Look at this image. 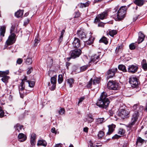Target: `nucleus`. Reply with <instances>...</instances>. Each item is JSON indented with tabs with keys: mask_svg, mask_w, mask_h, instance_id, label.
Returning <instances> with one entry per match:
<instances>
[{
	"mask_svg": "<svg viewBox=\"0 0 147 147\" xmlns=\"http://www.w3.org/2000/svg\"><path fill=\"white\" fill-rule=\"evenodd\" d=\"M107 94L105 92H103L102 93L97 100L96 105L103 109L108 107L110 102L109 99L107 98Z\"/></svg>",
	"mask_w": 147,
	"mask_h": 147,
	"instance_id": "f257e3e1",
	"label": "nucleus"
},
{
	"mask_svg": "<svg viewBox=\"0 0 147 147\" xmlns=\"http://www.w3.org/2000/svg\"><path fill=\"white\" fill-rule=\"evenodd\" d=\"M140 115V112L139 111H135L132 113L130 122L127 126V127L129 128V130L132 131L136 129L135 124L138 121Z\"/></svg>",
	"mask_w": 147,
	"mask_h": 147,
	"instance_id": "f03ea898",
	"label": "nucleus"
},
{
	"mask_svg": "<svg viewBox=\"0 0 147 147\" xmlns=\"http://www.w3.org/2000/svg\"><path fill=\"white\" fill-rule=\"evenodd\" d=\"M82 50L79 49H76L71 51L69 53L70 57L67 58L68 61H69L71 59H75L78 57L81 54Z\"/></svg>",
	"mask_w": 147,
	"mask_h": 147,
	"instance_id": "7ed1b4c3",
	"label": "nucleus"
},
{
	"mask_svg": "<svg viewBox=\"0 0 147 147\" xmlns=\"http://www.w3.org/2000/svg\"><path fill=\"white\" fill-rule=\"evenodd\" d=\"M126 6L121 7L119 9L117 13V20L121 21L125 17L127 9Z\"/></svg>",
	"mask_w": 147,
	"mask_h": 147,
	"instance_id": "20e7f679",
	"label": "nucleus"
},
{
	"mask_svg": "<svg viewBox=\"0 0 147 147\" xmlns=\"http://www.w3.org/2000/svg\"><path fill=\"white\" fill-rule=\"evenodd\" d=\"M129 82L133 88H137L140 84L138 77L136 76L130 77L129 78Z\"/></svg>",
	"mask_w": 147,
	"mask_h": 147,
	"instance_id": "39448f33",
	"label": "nucleus"
},
{
	"mask_svg": "<svg viewBox=\"0 0 147 147\" xmlns=\"http://www.w3.org/2000/svg\"><path fill=\"white\" fill-rule=\"evenodd\" d=\"M16 35L14 33H11L5 43V46L7 47L15 43L16 40Z\"/></svg>",
	"mask_w": 147,
	"mask_h": 147,
	"instance_id": "423d86ee",
	"label": "nucleus"
},
{
	"mask_svg": "<svg viewBox=\"0 0 147 147\" xmlns=\"http://www.w3.org/2000/svg\"><path fill=\"white\" fill-rule=\"evenodd\" d=\"M107 87L110 90H117L119 88V84L113 80L109 81L107 84Z\"/></svg>",
	"mask_w": 147,
	"mask_h": 147,
	"instance_id": "0eeeda50",
	"label": "nucleus"
},
{
	"mask_svg": "<svg viewBox=\"0 0 147 147\" xmlns=\"http://www.w3.org/2000/svg\"><path fill=\"white\" fill-rule=\"evenodd\" d=\"M108 11H105L102 13L98 15L94 19V22L96 24L98 22H100V19L101 20L106 19L108 15Z\"/></svg>",
	"mask_w": 147,
	"mask_h": 147,
	"instance_id": "6e6552de",
	"label": "nucleus"
},
{
	"mask_svg": "<svg viewBox=\"0 0 147 147\" xmlns=\"http://www.w3.org/2000/svg\"><path fill=\"white\" fill-rule=\"evenodd\" d=\"M103 55H101V52H98L91 56L90 63L95 62L96 63L99 61Z\"/></svg>",
	"mask_w": 147,
	"mask_h": 147,
	"instance_id": "1a4fd4ad",
	"label": "nucleus"
},
{
	"mask_svg": "<svg viewBox=\"0 0 147 147\" xmlns=\"http://www.w3.org/2000/svg\"><path fill=\"white\" fill-rule=\"evenodd\" d=\"M117 71V68L111 69L108 70L105 74L107 79H109L115 76V75Z\"/></svg>",
	"mask_w": 147,
	"mask_h": 147,
	"instance_id": "9d476101",
	"label": "nucleus"
},
{
	"mask_svg": "<svg viewBox=\"0 0 147 147\" xmlns=\"http://www.w3.org/2000/svg\"><path fill=\"white\" fill-rule=\"evenodd\" d=\"M72 44L74 48H78L81 47L82 43L78 38L75 37Z\"/></svg>",
	"mask_w": 147,
	"mask_h": 147,
	"instance_id": "9b49d317",
	"label": "nucleus"
},
{
	"mask_svg": "<svg viewBox=\"0 0 147 147\" xmlns=\"http://www.w3.org/2000/svg\"><path fill=\"white\" fill-rule=\"evenodd\" d=\"M138 69V67L137 65H132L129 66L127 71L131 74H134L137 71Z\"/></svg>",
	"mask_w": 147,
	"mask_h": 147,
	"instance_id": "f8f14e48",
	"label": "nucleus"
},
{
	"mask_svg": "<svg viewBox=\"0 0 147 147\" xmlns=\"http://www.w3.org/2000/svg\"><path fill=\"white\" fill-rule=\"evenodd\" d=\"M129 112L124 109H121L118 113V115L121 118L124 119L126 118L129 114Z\"/></svg>",
	"mask_w": 147,
	"mask_h": 147,
	"instance_id": "ddd939ff",
	"label": "nucleus"
},
{
	"mask_svg": "<svg viewBox=\"0 0 147 147\" xmlns=\"http://www.w3.org/2000/svg\"><path fill=\"white\" fill-rule=\"evenodd\" d=\"M146 140L142 139L141 137L138 136L137 139L136 144V146H139L142 145L144 143H146Z\"/></svg>",
	"mask_w": 147,
	"mask_h": 147,
	"instance_id": "4468645a",
	"label": "nucleus"
},
{
	"mask_svg": "<svg viewBox=\"0 0 147 147\" xmlns=\"http://www.w3.org/2000/svg\"><path fill=\"white\" fill-rule=\"evenodd\" d=\"M115 127L116 125L113 124L109 125L108 126L109 130L108 131L105 137H107L108 135H110L113 132Z\"/></svg>",
	"mask_w": 147,
	"mask_h": 147,
	"instance_id": "2eb2a0df",
	"label": "nucleus"
},
{
	"mask_svg": "<svg viewBox=\"0 0 147 147\" xmlns=\"http://www.w3.org/2000/svg\"><path fill=\"white\" fill-rule=\"evenodd\" d=\"M77 34L78 36L81 39H83L86 38V34L82 30H78Z\"/></svg>",
	"mask_w": 147,
	"mask_h": 147,
	"instance_id": "dca6fc26",
	"label": "nucleus"
},
{
	"mask_svg": "<svg viewBox=\"0 0 147 147\" xmlns=\"http://www.w3.org/2000/svg\"><path fill=\"white\" fill-rule=\"evenodd\" d=\"M6 27L2 26L0 29V40L1 41L3 40V38L5 36V33Z\"/></svg>",
	"mask_w": 147,
	"mask_h": 147,
	"instance_id": "f3484780",
	"label": "nucleus"
},
{
	"mask_svg": "<svg viewBox=\"0 0 147 147\" xmlns=\"http://www.w3.org/2000/svg\"><path fill=\"white\" fill-rule=\"evenodd\" d=\"M18 140L21 142L25 141L26 139V136L23 133H20L18 136Z\"/></svg>",
	"mask_w": 147,
	"mask_h": 147,
	"instance_id": "a211bd4d",
	"label": "nucleus"
},
{
	"mask_svg": "<svg viewBox=\"0 0 147 147\" xmlns=\"http://www.w3.org/2000/svg\"><path fill=\"white\" fill-rule=\"evenodd\" d=\"M117 30H112L111 29L107 31V35H109L111 37H113L115 35H116L117 33Z\"/></svg>",
	"mask_w": 147,
	"mask_h": 147,
	"instance_id": "6ab92c4d",
	"label": "nucleus"
},
{
	"mask_svg": "<svg viewBox=\"0 0 147 147\" xmlns=\"http://www.w3.org/2000/svg\"><path fill=\"white\" fill-rule=\"evenodd\" d=\"M32 57L30 54H29L27 58L24 59L26 63L28 65L31 64L32 63Z\"/></svg>",
	"mask_w": 147,
	"mask_h": 147,
	"instance_id": "aec40b11",
	"label": "nucleus"
},
{
	"mask_svg": "<svg viewBox=\"0 0 147 147\" xmlns=\"http://www.w3.org/2000/svg\"><path fill=\"white\" fill-rule=\"evenodd\" d=\"M94 121V119L92 115L90 114H88L87 117L84 120L85 122H87L88 123H91Z\"/></svg>",
	"mask_w": 147,
	"mask_h": 147,
	"instance_id": "412c9836",
	"label": "nucleus"
},
{
	"mask_svg": "<svg viewBox=\"0 0 147 147\" xmlns=\"http://www.w3.org/2000/svg\"><path fill=\"white\" fill-rule=\"evenodd\" d=\"M94 39V38L92 37V36H90L89 39L84 42V44L86 45H90L93 43Z\"/></svg>",
	"mask_w": 147,
	"mask_h": 147,
	"instance_id": "4be33fe9",
	"label": "nucleus"
},
{
	"mask_svg": "<svg viewBox=\"0 0 147 147\" xmlns=\"http://www.w3.org/2000/svg\"><path fill=\"white\" fill-rule=\"evenodd\" d=\"M139 37L138 39V44H139L143 41L145 37V36L142 32L139 33Z\"/></svg>",
	"mask_w": 147,
	"mask_h": 147,
	"instance_id": "5701e85b",
	"label": "nucleus"
},
{
	"mask_svg": "<svg viewBox=\"0 0 147 147\" xmlns=\"http://www.w3.org/2000/svg\"><path fill=\"white\" fill-rule=\"evenodd\" d=\"M145 1L144 0H135L134 3L139 6H141L144 3Z\"/></svg>",
	"mask_w": 147,
	"mask_h": 147,
	"instance_id": "b1692460",
	"label": "nucleus"
},
{
	"mask_svg": "<svg viewBox=\"0 0 147 147\" xmlns=\"http://www.w3.org/2000/svg\"><path fill=\"white\" fill-rule=\"evenodd\" d=\"M47 144V143L43 139L39 140L37 143V145L38 146H46Z\"/></svg>",
	"mask_w": 147,
	"mask_h": 147,
	"instance_id": "393cba45",
	"label": "nucleus"
},
{
	"mask_svg": "<svg viewBox=\"0 0 147 147\" xmlns=\"http://www.w3.org/2000/svg\"><path fill=\"white\" fill-rule=\"evenodd\" d=\"M90 3V1H87L85 3H81L79 4L78 6L80 8H83V7H86L88 6Z\"/></svg>",
	"mask_w": 147,
	"mask_h": 147,
	"instance_id": "a878e982",
	"label": "nucleus"
},
{
	"mask_svg": "<svg viewBox=\"0 0 147 147\" xmlns=\"http://www.w3.org/2000/svg\"><path fill=\"white\" fill-rule=\"evenodd\" d=\"M23 14V10H19L15 13V16L18 18L22 17Z\"/></svg>",
	"mask_w": 147,
	"mask_h": 147,
	"instance_id": "bb28decb",
	"label": "nucleus"
},
{
	"mask_svg": "<svg viewBox=\"0 0 147 147\" xmlns=\"http://www.w3.org/2000/svg\"><path fill=\"white\" fill-rule=\"evenodd\" d=\"M90 66V65H86L82 66L80 67V72H82L86 71L88 67Z\"/></svg>",
	"mask_w": 147,
	"mask_h": 147,
	"instance_id": "cd10ccee",
	"label": "nucleus"
},
{
	"mask_svg": "<svg viewBox=\"0 0 147 147\" xmlns=\"http://www.w3.org/2000/svg\"><path fill=\"white\" fill-rule=\"evenodd\" d=\"M141 65L142 68L145 71L147 70V63L145 59H143L141 62Z\"/></svg>",
	"mask_w": 147,
	"mask_h": 147,
	"instance_id": "c85d7f7f",
	"label": "nucleus"
},
{
	"mask_svg": "<svg viewBox=\"0 0 147 147\" xmlns=\"http://www.w3.org/2000/svg\"><path fill=\"white\" fill-rule=\"evenodd\" d=\"M24 82H21L20 84V86H19V93L20 94L21 93V92H22L25 88Z\"/></svg>",
	"mask_w": 147,
	"mask_h": 147,
	"instance_id": "c756f323",
	"label": "nucleus"
},
{
	"mask_svg": "<svg viewBox=\"0 0 147 147\" xmlns=\"http://www.w3.org/2000/svg\"><path fill=\"white\" fill-rule=\"evenodd\" d=\"M99 42L100 43L102 42L105 45H107L108 43V41L107 38L104 36L100 40Z\"/></svg>",
	"mask_w": 147,
	"mask_h": 147,
	"instance_id": "7c9ffc66",
	"label": "nucleus"
},
{
	"mask_svg": "<svg viewBox=\"0 0 147 147\" xmlns=\"http://www.w3.org/2000/svg\"><path fill=\"white\" fill-rule=\"evenodd\" d=\"M118 68L119 69L122 71L124 72H126L127 71L126 67L122 64L119 65L118 66Z\"/></svg>",
	"mask_w": 147,
	"mask_h": 147,
	"instance_id": "2f4dec72",
	"label": "nucleus"
},
{
	"mask_svg": "<svg viewBox=\"0 0 147 147\" xmlns=\"http://www.w3.org/2000/svg\"><path fill=\"white\" fill-rule=\"evenodd\" d=\"M23 127V126L22 125H20L19 123H17L15 126L14 127L15 129L18 131V132H20V130H21L22 128Z\"/></svg>",
	"mask_w": 147,
	"mask_h": 147,
	"instance_id": "473e14b6",
	"label": "nucleus"
},
{
	"mask_svg": "<svg viewBox=\"0 0 147 147\" xmlns=\"http://www.w3.org/2000/svg\"><path fill=\"white\" fill-rule=\"evenodd\" d=\"M67 82L69 84L70 88L73 86L72 84L74 83V80L72 78H70L67 80Z\"/></svg>",
	"mask_w": 147,
	"mask_h": 147,
	"instance_id": "72a5a7b5",
	"label": "nucleus"
},
{
	"mask_svg": "<svg viewBox=\"0 0 147 147\" xmlns=\"http://www.w3.org/2000/svg\"><path fill=\"white\" fill-rule=\"evenodd\" d=\"M9 71L8 70H6L5 71H0V77H3L9 74Z\"/></svg>",
	"mask_w": 147,
	"mask_h": 147,
	"instance_id": "f704fd0d",
	"label": "nucleus"
},
{
	"mask_svg": "<svg viewBox=\"0 0 147 147\" xmlns=\"http://www.w3.org/2000/svg\"><path fill=\"white\" fill-rule=\"evenodd\" d=\"M93 79L91 78L89 82L87 83L86 87L87 88H92V84H93Z\"/></svg>",
	"mask_w": 147,
	"mask_h": 147,
	"instance_id": "c9c22d12",
	"label": "nucleus"
},
{
	"mask_svg": "<svg viewBox=\"0 0 147 147\" xmlns=\"http://www.w3.org/2000/svg\"><path fill=\"white\" fill-rule=\"evenodd\" d=\"M51 84H56L57 82V76L55 75L51 77Z\"/></svg>",
	"mask_w": 147,
	"mask_h": 147,
	"instance_id": "e433bc0d",
	"label": "nucleus"
},
{
	"mask_svg": "<svg viewBox=\"0 0 147 147\" xmlns=\"http://www.w3.org/2000/svg\"><path fill=\"white\" fill-rule=\"evenodd\" d=\"M100 79L98 78H96L94 79H93V84L96 85L97 84H98L100 83Z\"/></svg>",
	"mask_w": 147,
	"mask_h": 147,
	"instance_id": "4c0bfd02",
	"label": "nucleus"
},
{
	"mask_svg": "<svg viewBox=\"0 0 147 147\" xmlns=\"http://www.w3.org/2000/svg\"><path fill=\"white\" fill-rule=\"evenodd\" d=\"M10 77L8 76H6L5 77H2L1 80L5 84L7 83L8 82V80L9 79Z\"/></svg>",
	"mask_w": 147,
	"mask_h": 147,
	"instance_id": "58836bf2",
	"label": "nucleus"
},
{
	"mask_svg": "<svg viewBox=\"0 0 147 147\" xmlns=\"http://www.w3.org/2000/svg\"><path fill=\"white\" fill-rule=\"evenodd\" d=\"M63 76L62 74H59L58 76V82L59 84L61 83L63 81Z\"/></svg>",
	"mask_w": 147,
	"mask_h": 147,
	"instance_id": "ea45409f",
	"label": "nucleus"
},
{
	"mask_svg": "<svg viewBox=\"0 0 147 147\" xmlns=\"http://www.w3.org/2000/svg\"><path fill=\"white\" fill-rule=\"evenodd\" d=\"M29 84V86L31 88L33 87L34 86L35 82L34 81H30L29 80H27V81Z\"/></svg>",
	"mask_w": 147,
	"mask_h": 147,
	"instance_id": "a19ab883",
	"label": "nucleus"
},
{
	"mask_svg": "<svg viewBox=\"0 0 147 147\" xmlns=\"http://www.w3.org/2000/svg\"><path fill=\"white\" fill-rule=\"evenodd\" d=\"M125 131L124 129L121 128L119 129L118 133L121 135H123L125 134Z\"/></svg>",
	"mask_w": 147,
	"mask_h": 147,
	"instance_id": "79ce46f5",
	"label": "nucleus"
},
{
	"mask_svg": "<svg viewBox=\"0 0 147 147\" xmlns=\"http://www.w3.org/2000/svg\"><path fill=\"white\" fill-rule=\"evenodd\" d=\"M105 135L104 132L102 131H100L98 132V136L99 138H101Z\"/></svg>",
	"mask_w": 147,
	"mask_h": 147,
	"instance_id": "37998d69",
	"label": "nucleus"
},
{
	"mask_svg": "<svg viewBox=\"0 0 147 147\" xmlns=\"http://www.w3.org/2000/svg\"><path fill=\"white\" fill-rule=\"evenodd\" d=\"M104 120V118H98L96 120V122L98 124L102 123L103 122Z\"/></svg>",
	"mask_w": 147,
	"mask_h": 147,
	"instance_id": "c03bdc74",
	"label": "nucleus"
},
{
	"mask_svg": "<svg viewBox=\"0 0 147 147\" xmlns=\"http://www.w3.org/2000/svg\"><path fill=\"white\" fill-rule=\"evenodd\" d=\"M138 104H136L134 105L133 106L131 107V109L134 112L136 111H138L137 110V109L138 107Z\"/></svg>",
	"mask_w": 147,
	"mask_h": 147,
	"instance_id": "a18cd8bd",
	"label": "nucleus"
},
{
	"mask_svg": "<svg viewBox=\"0 0 147 147\" xmlns=\"http://www.w3.org/2000/svg\"><path fill=\"white\" fill-rule=\"evenodd\" d=\"M122 48L123 46L122 45L118 46L115 50V52L117 53H118L120 50L122 49Z\"/></svg>",
	"mask_w": 147,
	"mask_h": 147,
	"instance_id": "49530a36",
	"label": "nucleus"
},
{
	"mask_svg": "<svg viewBox=\"0 0 147 147\" xmlns=\"http://www.w3.org/2000/svg\"><path fill=\"white\" fill-rule=\"evenodd\" d=\"M36 139H30V143L31 144V146H34L36 143Z\"/></svg>",
	"mask_w": 147,
	"mask_h": 147,
	"instance_id": "de8ad7c7",
	"label": "nucleus"
},
{
	"mask_svg": "<svg viewBox=\"0 0 147 147\" xmlns=\"http://www.w3.org/2000/svg\"><path fill=\"white\" fill-rule=\"evenodd\" d=\"M75 15L74 17V18H78L80 16H81V13L79 12V11H78L76 12L75 13Z\"/></svg>",
	"mask_w": 147,
	"mask_h": 147,
	"instance_id": "09e8293b",
	"label": "nucleus"
},
{
	"mask_svg": "<svg viewBox=\"0 0 147 147\" xmlns=\"http://www.w3.org/2000/svg\"><path fill=\"white\" fill-rule=\"evenodd\" d=\"M52 84V86H51L49 88V89L51 91H53L54 90L56 87V84Z\"/></svg>",
	"mask_w": 147,
	"mask_h": 147,
	"instance_id": "8fccbe9b",
	"label": "nucleus"
},
{
	"mask_svg": "<svg viewBox=\"0 0 147 147\" xmlns=\"http://www.w3.org/2000/svg\"><path fill=\"white\" fill-rule=\"evenodd\" d=\"M65 110L64 108H61L59 111V114L62 115L65 113Z\"/></svg>",
	"mask_w": 147,
	"mask_h": 147,
	"instance_id": "3c124183",
	"label": "nucleus"
},
{
	"mask_svg": "<svg viewBox=\"0 0 147 147\" xmlns=\"http://www.w3.org/2000/svg\"><path fill=\"white\" fill-rule=\"evenodd\" d=\"M98 26L99 27H104L105 25V24L102 22H98Z\"/></svg>",
	"mask_w": 147,
	"mask_h": 147,
	"instance_id": "603ef678",
	"label": "nucleus"
},
{
	"mask_svg": "<svg viewBox=\"0 0 147 147\" xmlns=\"http://www.w3.org/2000/svg\"><path fill=\"white\" fill-rule=\"evenodd\" d=\"M129 48L131 50H134L136 48V46L134 43L131 44L129 46Z\"/></svg>",
	"mask_w": 147,
	"mask_h": 147,
	"instance_id": "864d4df0",
	"label": "nucleus"
},
{
	"mask_svg": "<svg viewBox=\"0 0 147 147\" xmlns=\"http://www.w3.org/2000/svg\"><path fill=\"white\" fill-rule=\"evenodd\" d=\"M16 28V25L15 24H13L11 27L10 30L11 34L12 33V32H13Z\"/></svg>",
	"mask_w": 147,
	"mask_h": 147,
	"instance_id": "5fc2aeb1",
	"label": "nucleus"
},
{
	"mask_svg": "<svg viewBox=\"0 0 147 147\" xmlns=\"http://www.w3.org/2000/svg\"><path fill=\"white\" fill-rule=\"evenodd\" d=\"M33 69L32 67L28 68V69L27 72V74H29L33 71Z\"/></svg>",
	"mask_w": 147,
	"mask_h": 147,
	"instance_id": "6e6d98bb",
	"label": "nucleus"
},
{
	"mask_svg": "<svg viewBox=\"0 0 147 147\" xmlns=\"http://www.w3.org/2000/svg\"><path fill=\"white\" fill-rule=\"evenodd\" d=\"M121 136H119L117 134H115L112 137V139H117L120 138Z\"/></svg>",
	"mask_w": 147,
	"mask_h": 147,
	"instance_id": "4d7b16f0",
	"label": "nucleus"
},
{
	"mask_svg": "<svg viewBox=\"0 0 147 147\" xmlns=\"http://www.w3.org/2000/svg\"><path fill=\"white\" fill-rule=\"evenodd\" d=\"M23 61V60L19 58L18 59L17 61V63L19 64H20Z\"/></svg>",
	"mask_w": 147,
	"mask_h": 147,
	"instance_id": "13d9d810",
	"label": "nucleus"
},
{
	"mask_svg": "<svg viewBox=\"0 0 147 147\" xmlns=\"http://www.w3.org/2000/svg\"><path fill=\"white\" fill-rule=\"evenodd\" d=\"M88 146H89L90 147H94V146H93V144L92 140H90L89 142Z\"/></svg>",
	"mask_w": 147,
	"mask_h": 147,
	"instance_id": "bf43d9fd",
	"label": "nucleus"
},
{
	"mask_svg": "<svg viewBox=\"0 0 147 147\" xmlns=\"http://www.w3.org/2000/svg\"><path fill=\"white\" fill-rule=\"evenodd\" d=\"M31 138L32 139H36V135L34 133H32L31 135Z\"/></svg>",
	"mask_w": 147,
	"mask_h": 147,
	"instance_id": "052dcab7",
	"label": "nucleus"
},
{
	"mask_svg": "<svg viewBox=\"0 0 147 147\" xmlns=\"http://www.w3.org/2000/svg\"><path fill=\"white\" fill-rule=\"evenodd\" d=\"M85 99V98L84 97H82L80 98L79 100V101L78 103V105H79V104L82 102Z\"/></svg>",
	"mask_w": 147,
	"mask_h": 147,
	"instance_id": "680f3d73",
	"label": "nucleus"
},
{
	"mask_svg": "<svg viewBox=\"0 0 147 147\" xmlns=\"http://www.w3.org/2000/svg\"><path fill=\"white\" fill-rule=\"evenodd\" d=\"M4 112L3 111L0 112V117L2 118L4 116Z\"/></svg>",
	"mask_w": 147,
	"mask_h": 147,
	"instance_id": "e2e57ef3",
	"label": "nucleus"
},
{
	"mask_svg": "<svg viewBox=\"0 0 147 147\" xmlns=\"http://www.w3.org/2000/svg\"><path fill=\"white\" fill-rule=\"evenodd\" d=\"M51 132L53 133H55V134H57V132L56 131L55 128V127L52 128L51 130Z\"/></svg>",
	"mask_w": 147,
	"mask_h": 147,
	"instance_id": "0e129e2a",
	"label": "nucleus"
},
{
	"mask_svg": "<svg viewBox=\"0 0 147 147\" xmlns=\"http://www.w3.org/2000/svg\"><path fill=\"white\" fill-rule=\"evenodd\" d=\"M63 36H60L59 38L58 39V41L59 42V44H60L62 41L63 39Z\"/></svg>",
	"mask_w": 147,
	"mask_h": 147,
	"instance_id": "69168bd1",
	"label": "nucleus"
},
{
	"mask_svg": "<svg viewBox=\"0 0 147 147\" xmlns=\"http://www.w3.org/2000/svg\"><path fill=\"white\" fill-rule=\"evenodd\" d=\"M71 64L69 62H66V66L67 69H69V66Z\"/></svg>",
	"mask_w": 147,
	"mask_h": 147,
	"instance_id": "338daca9",
	"label": "nucleus"
},
{
	"mask_svg": "<svg viewBox=\"0 0 147 147\" xmlns=\"http://www.w3.org/2000/svg\"><path fill=\"white\" fill-rule=\"evenodd\" d=\"M88 127H85L83 129V131L87 133L88 131Z\"/></svg>",
	"mask_w": 147,
	"mask_h": 147,
	"instance_id": "774afa93",
	"label": "nucleus"
}]
</instances>
